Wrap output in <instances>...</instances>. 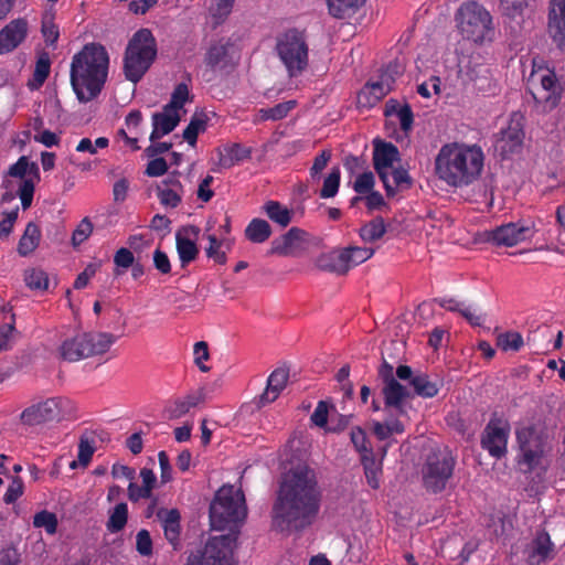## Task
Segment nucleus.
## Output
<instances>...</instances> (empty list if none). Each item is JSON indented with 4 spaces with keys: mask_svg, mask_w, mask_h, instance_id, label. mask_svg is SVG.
Returning <instances> with one entry per match:
<instances>
[{
    "mask_svg": "<svg viewBox=\"0 0 565 565\" xmlns=\"http://www.w3.org/2000/svg\"><path fill=\"white\" fill-rule=\"evenodd\" d=\"M246 515L243 492L233 486H223L211 503L210 521L213 530H228L230 533L210 539L202 552L189 557L186 565H237L234 550L238 527Z\"/></svg>",
    "mask_w": 565,
    "mask_h": 565,
    "instance_id": "f257e3e1",
    "label": "nucleus"
},
{
    "mask_svg": "<svg viewBox=\"0 0 565 565\" xmlns=\"http://www.w3.org/2000/svg\"><path fill=\"white\" fill-rule=\"evenodd\" d=\"M320 510V492L315 472L298 466L284 476L273 508V525L286 533L310 526Z\"/></svg>",
    "mask_w": 565,
    "mask_h": 565,
    "instance_id": "f03ea898",
    "label": "nucleus"
},
{
    "mask_svg": "<svg viewBox=\"0 0 565 565\" xmlns=\"http://www.w3.org/2000/svg\"><path fill=\"white\" fill-rule=\"evenodd\" d=\"M484 154L477 145L449 142L439 149L435 158V173L449 186L463 188L481 175Z\"/></svg>",
    "mask_w": 565,
    "mask_h": 565,
    "instance_id": "7ed1b4c3",
    "label": "nucleus"
},
{
    "mask_svg": "<svg viewBox=\"0 0 565 565\" xmlns=\"http://www.w3.org/2000/svg\"><path fill=\"white\" fill-rule=\"evenodd\" d=\"M109 56L104 46L86 44L71 63V84L81 103L95 99L104 88L108 77Z\"/></svg>",
    "mask_w": 565,
    "mask_h": 565,
    "instance_id": "20e7f679",
    "label": "nucleus"
},
{
    "mask_svg": "<svg viewBox=\"0 0 565 565\" xmlns=\"http://www.w3.org/2000/svg\"><path fill=\"white\" fill-rule=\"evenodd\" d=\"M275 52L289 77L301 75L309 65V44L303 31L289 29L278 34Z\"/></svg>",
    "mask_w": 565,
    "mask_h": 565,
    "instance_id": "39448f33",
    "label": "nucleus"
},
{
    "mask_svg": "<svg viewBox=\"0 0 565 565\" xmlns=\"http://www.w3.org/2000/svg\"><path fill=\"white\" fill-rule=\"evenodd\" d=\"M157 55V43L151 31H137L126 50L125 75L130 82L137 83L148 71Z\"/></svg>",
    "mask_w": 565,
    "mask_h": 565,
    "instance_id": "423d86ee",
    "label": "nucleus"
},
{
    "mask_svg": "<svg viewBox=\"0 0 565 565\" xmlns=\"http://www.w3.org/2000/svg\"><path fill=\"white\" fill-rule=\"evenodd\" d=\"M458 28L461 34L475 43L482 44L494 40L495 30L490 12L476 1L460 6L457 12Z\"/></svg>",
    "mask_w": 565,
    "mask_h": 565,
    "instance_id": "0eeeda50",
    "label": "nucleus"
},
{
    "mask_svg": "<svg viewBox=\"0 0 565 565\" xmlns=\"http://www.w3.org/2000/svg\"><path fill=\"white\" fill-rule=\"evenodd\" d=\"M527 84L533 90V97L543 106L544 111L555 109L563 96V86L553 68L545 65L543 60H533Z\"/></svg>",
    "mask_w": 565,
    "mask_h": 565,
    "instance_id": "6e6552de",
    "label": "nucleus"
},
{
    "mask_svg": "<svg viewBox=\"0 0 565 565\" xmlns=\"http://www.w3.org/2000/svg\"><path fill=\"white\" fill-rule=\"evenodd\" d=\"M117 338L108 332L78 333L66 338L58 348L60 356L68 362H77L106 353Z\"/></svg>",
    "mask_w": 565,
    "mask_h": 565,
    "instance_id": "1a4fd4ad",
    "label": "nucleus"
},
{
    "mask_svg": "<svg viewBox=\"0 0 565 565\" xmlns=\"http://www.w3.org/2000/svg\"><path fill=\"white\" fill-rule=\"evenodd\" d=\"M520 452L518 465L525 472H535L541 479L550 467L545 444L542 436L533 427L516 430Z\"/></svg>",
    "mask_w": 565,
    "mask_h": 565,
    "instance_id": "9d476101",
    "label": "nucleus"
},
{
    "mask_svg": "<svg viewBox=\"0 0 565 565\" xmlns=\"http://www.w3.org/2000/svg\"><path fill=\"white\" fill-rule=\"evenodd\" d=\"M40 180L39 167L31 162L28 157L22 156L10 166L3 184L8 189L17 188V193L21 200L22 207L26 210L31 206L35 183Z\"/></svg>",
    "mask_w": 565,
    "mask_h": 565,
    "instance_id": "9b49d317",
    "label": "nucleus"
},
{
    "mask_svg": "<svg viewBox=\"0 0 565 565\" xmlns=\"http://www.w3.org/2000/svg\"><path fill=\"white\" fill-rule=\"evenodd\" d=\"M72 411L71 399L53 396L31 404L21 413L20 420L25 426H38L68 415Z\"/></svg>",
    "mask_w": 565,
    "mask_h": 565,
    "instance_id": "f8f14e48",
    "label": "nucleus"
},
{
    "mask_svg": "<svg viewBox=\"0 0 565 565\" xmlns=\"http://www.w3.org/2000/svg\"><path fill=\"white\" fill-rule=\"evenodd\" d=\"M455 459L448 451L434 454L428 457L423 470L425 487L431 492H440L452 476Z\"/></svg>",
    "mask_w": 565,
    "mask_h": 565,
    "instance_id": "ddd939ff",
    "label": "nucleus"
},
{
    "mask_svg": "<svg viewBox=\"0 0 565 565\" xmlns=\"http://www.w3.org/2000/svg\"><path fill=\"white\" fill-rule=\"evenodd\" d=\"M380 374L384 381L382 390L385 403L384 409L388 413H395L398 417H406V403L411 397L409 391L392 375V366L383 365Z\"/></svg>",
    "mask_w": 565,
    "mask_h": 565,
    "instance_id": "4468645a",
    "label": "nucleus"
},
{
    "mask_svg": "<svg viewBox=\"0 0 565 565\" xmlns=\"http://www.w3.org/2000/svg\"><path fill=\"white\" fill-rule=\"evenodd\" d=\"M401 66L397 63H390L381 73L377 81L367 83L359 93V104L374 106L393 88L395 77L401 74Z\"/></svg>",
    "mask_w": 565,
    "mask_h": 565,
    "instance_id": "2eb2a0df",
    "label": "nucleus"
},
{
    "mask_svg": "<svg viewBox=\"0 0 565 565\" xmlns=\"http://www.w3.org/2000/svg\"><path fill=\"white\" fill-rule=\"evenodd\" d=\"M509 434V422L502 417H492L482 434V448L492 457L501 458L507 452Z\"/></svg>",
    "mask_w": 565,
    "mask_h": 565,
    "instance_id": "dca6fc26",
    "label": "nucleus"
},
{
    "mask_svg": "<svg viewBox=\"0 0 565 565\" xmlns=\"http://www.w3.org/2000/svg\"><path fill=\"white\" fill-rule=\"evenodd\" d=\"M523 127L524 116L519 111L512 113L495 145L502 157H509L521 149L524 139Z\"/></svg>",
    "mask_w": 565,
    "mask_h": 565,
    "instance_id": "f3484780",
    "label": "nucleus"
},
{
    "mask_svg": "<svg viewBox=\"0 0 565 565\" xmlns=\"http://www.w3.org/2000/svg\"><path fill=\"white\" fill-rule=\"evenodd\" d=\"M373 163L376 173L384 184L385 190L391 191L390 172L399 162V151L396 146L383 140H374Z\"/></svg>",
    "mask_w": 565,
    "mask_h": 565,
    "instance_id": "a211bd4d",
    "label": "nucleus"
},
{
    "mask_svg": "<svg viewBox=\"0 0 565 565\" xmlns=\"http://www.w3.org/2000/svg\"><path fill=\"white\" fill-rule=\"evenodd\" d=\"M534 235L533 226L518 222L508 223L487 232V241L498 246H514Z\"/></svg>",
    "mask_w": 565,
    "mask_h": 565,
    "instance_id": "6ab92c4d",
    "label": "nucleus"
},
{
    "mask_svg": "<svg viewBox=\"0 0 565 565\" xmlns=\"http://www.w3.org/2000/svg\"><path fill=\"white\" fill-rule=\"evenodd\" d=\"M308 244L309 234L301 228L291 227L271 242L268 255L296 256L303 252Z\"/></svg>",
    "mask_w": 565,
    "mask_h": 565,
    "instance_id": "aec40b11",
    "label": "nucleus"
},
{
    "mask_svg": "<svg viewBox=\"0 0 565 565\" xmlns=\"http://www.w3.org/2000/svg\"><path fill=\"white\" fill-rule=\"evenodd\" d=\"M547 32L556 47L565 51V0L550 1Z\"/></svg>",
    "mask_w": 565,
    "mask_h": 565,
    "instance_id": "412c9836",
    "label": "nucleus"
},
{
    "mask_svg": "<svg viewBox=\"0 0 565 565\" xmlns=\"http://www.w3.org/2000/svg\"><path fill=\"white\" fill-rule=\"evenodd\" d=\"M396 375L399 380L409 381L414 392L424 398L436 396L441 386L439 381H431L427 374L417 373L414 375L412 369L407 365H399Z\"/></svg>",
    "mask_w": 565,
    "mask_h": 565,
    "instance_id": "4be33fe9",
    "label": "nucleus"
},
{
    "mask_svg": "<svg viewBox=\"0 0 565 565\" xmlns=\"http://www.w3.org/2000/svg\"><path fill=\"white\" fill-rule=\"evenodd\" d=\"M29 30L28 21L18 18L10 21L0 31V55L14 51L26 38Z\"/></svg>",
    "mask_w": 565,
    "mask_h": 565,
    "instance_id": "5701e85b",
    "label": "nucleus"
},
{
    "mask_svg": "<svg viewBox=\"0 0 565 565\" xmlns=\"http://www.w3.org/2000/svg\"><path fill=\"white\" fill-rule=\"evenodd\" d=\"M199 233V227L189 225L182 227L175 234L177 252L183 267L193 262L199 254L196 246Z\"/></svg>",
    "mask_w": 565,
    "mask_h": 565,
    "instance_id": "b1692460",
    "label": "nucleus"
},
{
    "mask_svg": "<svg viewBox=\"0 0 565 565\" xmlns=\"http://www.w3.org/2000/svg\"><path fill=\"white\" fill-rule=\"evenodd\" d=\"M156 516L163 531L166 540L174 550L180 546L181 514L178 509L160 508Z\"/></svg>",
    "mask_w": 565,
    "mask_h": 565,
    "instance_id": "393cba45",
    "label": "nucleus"
},
{
    "mask_svg": "<svg viewBox=\"0 0 565 565\" xmlns=\"http://www.w3.org/2000/svg\"><path fill=\"white\" fill-rule=\"evenodd\" d=\"M206 397L207 393L205 387H200L189 393L186 396L175 399L166 408L168 418L177 419L184 416L191 408L203 403Z\"/></svg>",
    "mask_w": 565,
    "mask_h": 565,
    "instance_id": "a878e982",
    "label": "nucleus"
},
{
    "mask_svg": "<svg viewBox=\"0 0 565 565\" xmlns=\"http://www.w3.org/2000/svg\"><path fill=\"white\" fill-rule=\"evenodd\" d=\"M181 120V114L175 110H170L167 107L160 113H156L152 116V132L150 140L154 141L174 130Z\"/></svg>",
    "mask_w": 565,
    "mask_h": 565,
    "instance_id": "bb28decb",
    "label": "nucleus"
},
{
    "mask_svg": "<svg viewBox=\"0 0 565 565\" xmlns=\"http://www.w3.org/2000/svg\"><path fill=\"white\" fill-rule=\"evenodd\" d=\"M288 379L289 372L287 369L279 367L273 371L267 380L264 393L259 396V405L264 406L275 402L286 387Z\"/></svg>",
    "mask_w": 565,
    "mask_h": 565,
    "instance_id": "cd10ccee",
    "label": "nucleus"
},
{
    "mask_svg": "<svg viewBox=\"0 0 565 565\" xmlns=\"http://www.w3.org/2000/svg\"><path fill=\"white\" fill-rule=\"evenodd\" d=\"M141 486L135 482H130L128 486V498L132 502H138L142 499H149L152 495V491L157 483V477L154 472L149 468H142L140 470Z\"/></svg>",
    "mask_w": 565,
    "mask_h": 565,
    "instance_id": "c85d7f7f",
    "label": "nucleus"
},
{
    "mask_svg": "<svg viewBox=\"0 0 565 565\" xmlns=\"http://www.w3.org/2000/svg\"><path fill=\"white\" fill-rule=\"evenodd\" d=\"M158 198L160 203L170 209L177 207L182 200V185L180 181L172 177L158 186Z\"/></svg>",
    "mask_w": 565,
    "mask_h": 565,
    "instance_id": "c756f323",
    "label": "nucleus"
},
{
    "mask_svg": "<svg viewBox=\"0 0 565 565\" xmlns=\"http://www.w3.org/2000/svg\"><path fill=\"white\" fill-rule=\"evenodd\" d=\"M316 266L324 271L344 275L349 271L342 249L322 253L316 259Z\"/></svg>",
    "mask_w": 565,
    "mask_h": 565,
    "instance_id": "7c9ffc66",
    "label": "nucleus"
},
{
    "mask_svg": "<svg viewBox=\"0 0 565 565\" xmlns=\"http://www.w3.org/2000/svg\"><path fill=\"white\" fill-rule=\"evenodd\" d=\"M552 554L553 543L551 542V537L546 532L542 531L532 543L529 561L532 565H540L551 558Z\"/></svg>",
    "mask_w": 565,
    "mask_h": 565,
    "instance_id": "2f4dec72",
    "label": "nucleus"
},
{
    "mask_svg": "<svg viewBox=\"0 0 565 565\" xmlns=\"http://www.w3.org/2000/svg\"><path fill=\"white\" fill-rule=\"evenodd\" d=\"M218 166L221 168H231L235 166L236 163L249 158L250 150L238 145L233 143L230 146H224L222 148H218Z\"/></svg>",
    "mask_w": 565,
    "mask_h": 565,
    "instance_id": "473e14b6",
    "label": "nucleus"
},
{
    "mask_svg": "<svg viewBox=\"0 0 565 565\" xmlns=\"http://www.w3.org/2000/svg\"><path fill=\"white\" fill-rule=\"evenodd\" d=\"M385 116L395 118L404 131L412 128L413 113L408 105H401L396 100L391 99L385 105Z\"/></svg>",
    "mask_w": 565,
    "mask_h": 565,
    "instance_id": "72a5a7b5",
    "label": "nucleus"
},
{
    "mask_svg": "<svg viewBox=\"0 0 565 565\" xmlns=\"http://www.w3.org/2000/svg\"><path fill=\"white\" fill-rule=\"evenodd\" d=\"M41 231L34 223H29L18 244V253L25 257L31 255L40 244Z\"/></svg>",
    "mask_w": 565,
    "mask_h": 565,
    "instance_id": "f704fd0d",
    "label": "nucleus"
},
{
    "mask_svg": "<svg viewBox=\"0 0 565 565\" xmlns=\"http://www.w3.org/2000/svg\"><path fill=\"white\" fill-rule=\"evenodd\" d=\"M361 461L364 468L367 484L372 489H379L382 478V458L377 460L374 454L371 456L366 454L362 455Z\"/></svg>",
    "mask_w": 565,
    "mask_h": 565,
    "instance_id": "c9c22d12",
    "label": "nucleus"
},
{
    "mask_svg": "<svg viewBox=\"0 0 565 565\" xmlns=\"http://www.w3.org/2000/svg\"><path fill=\"white\" fill-rule=\"evenodd\" d=\"M271 235L269 223L263 218H253L245 228V236L255 244L266 242Z\"/></svg>",
    "mask_w": 565,
    "mask_h": 565,
    "instance_id": "e433bc0d",
    "label": "nucleus"
},
{
    "mask_svg": "<svg viewBox=\"0 0 565 565\" xmlns=\"http://www.w3.org/2000/svg\"><path fill=\"white\" fill-rule=\"evenodd\" d=\"M365 0H327L329 13L338 19L351 15Z\"/></svg>",
    "mask_w": 565,
    "mask_h": 565,
    "instance_id": "4c0bfd02",
    "label": "nucleus"
},
{
    "mask_svg": "<svg viewBox=\"0 0 565 565\" xmlns=\"http://www.w3.org/2000/svg\"><path fill=\"white\" fill-rule=\"evenodd\" d=\"M209 246L205 248L206 256L217 264H225L226 253L223 247L230 248V241L225 237H216L214 234H207Z\"/></svg>",
    "mask_w": 565,
    "mask_h": 565,
    "instance_id": "58836bf2",
    "label": "nucleus"
},
{
    "mask_svg": "<svg viewBox=\"0 0 565 565\" xmlns=\"http://www.w3.org/2000/svg\"><path fill=\"white\" fill-rule=\"evenodd\" d=\"M264 211L273 222L282 227H286L291 222L292 212L277 201L265 203Z\"/></svg>",
    "mask_w": 565,
    "mask_h": 565,
    "instance_id": "ea45409f",
    "label": "nucleus"
},
{
    "mask_svg": "<svg viewBox=\"0 0 565 565\" xmlns=\"http://www.w3.org/2000/svg\"><path fill=\"white\" fill-rule=\"evenodd\" d=\"M386 225L382 217H376L360 228V237L365 243H372L383 237Z\"/></svg>",
    "mask_w": 565,
    "mask_h": 565,
    "instance_id": "a19ab883",
    "label": "nucleus"
},
{
    "mask_svg": "<svg viewBox=\"0 0 565 565\" xmlns=\"http://www.w3.org/2000/svg\"><path fill=\"white\" fill-rule=\"evenodd\" d=\"M207 127V118L203 113L194 114L190 124L183 131V138L191 146H195L199 134L204 132Z\"/></svg>",
    "mask_w": 565,
    "mask_h": 565,
    "instance_id": "79ce46f5",
    "label": "nucleus"
},
{
    "mask_svg": "<svg viewBox=\"0 0 565 565\" xmlns=\"http://www.w3.org/2000/svg\"><path fill=\"white\" fill-rule=\"evenodd\" d=\"M342 253L348 266V269L366 262L370 259L373 254L374 249L370 247H358V246H351L348 248H342Z\"/></svg>",
    "mask_w": 565,
    "mask_h": 565,
    "instance_id": "37998d69",
    "label": "nucleus"
},
{
    "mask_svg": "<svg viewBox=\"0 0 565 565\" xmlns=\"http://www.w3.org/2000/svg\"><path fill=\"white\" fill-rule=\"evenodd\" d=\"M51 70V62L46 55H42L35 63L32 78L28 82V87L32 90L39 89L46 81Z\"/></svg>",
    "mask_w": 565,
    "mask_h": 565,
    "instance_id": "c03bdc74",
    "label": "nucleus"
},
{
    "mask_svg": "<svg viewBox=\"0 0 565 565\" xmlns=\"http://www.w3.org/2000/svg\"><path fill=\"white\" fill-rule=\"evenodd\" d=\"M405 429L404 422L401 418L387 419L384 423L375 422L373 430L380 440H385L394 434H402Z\"/></svg>",
    "mask_w": 565,
    "mask_h": 565,
    "instance_id": "a18cd8bd",
    "label": "nucleus"
},
{
    "mask_svg": "<svg viewBox=\"0 0 565 565\" xmlns=\"http://www.w3.org/2000/svg\"><path fill=\"white\" fill-rule=\"evenodd\" d=\"M24 282L32 290L45 291L49 289V276L41 268H29L24 271Z\"/></svg>",
    "mask_w": 565,
    "mask_h": 565,
    "instance_id": "49530a36",
    "label": "nucleus"
},
{
    "mask_svg": "<svg viewBox=\"0 0 565 565\" xmlns=\"http://www.w3.org/2000/svg\"><path fill=\"white\" fill-rule=\"evenodd\" d=\"M411 183L408 172L403 168L394 167L390 172V185L392 189L391 191L385 190L387 196H393L397 191L409 188Z\"/></svg>",
    "mask_w": 565,
    "mask_h": 565,
    "instance_id": "de8ad7c7",
    "label": "nucleus"
},
{
    "mask_svg": "<svg viewBox=\"0 0 565 565\" xmlns=\"http://www.w3.org/2000/svg\"><path fill=\"white\" fill-rule=\"evenodd\" d=\"M128 519V507L126 503H118L110 511V515L107 522V529L111 533H116L122 530Z\"/></svg>",
    "mask_w": 565,
    "mask_h": 565,
    "instance_id": "09e8293b",
    "label": "nucleus"
},
{
    "mask_svg": "<svg viewBox=\"0 0 565 565\" xmlns=\"http://www.w3.org/2000/svg\"><path fill=\"white\" fill-rule=\"evenodd\" d=\"M190 100V90L186 84L180 83L175 86L171 99L167 107L170 110H175L178 114L182 113L183 106L186 102Z\"/></svg>",
    "mask_w": 565,
    "mask_h": 565,
    "instance_id": "8fccbe9b",
    "label": "nucleus"
},
{
    "mask_svg": "<svg viewBox=\"0 0 565 565\" xmlns=\"http://www.w3.org/2000/svg\"><path fill=\"white\" fill-rule=\"evenodd\" d=\"M340 169L338 167L332 168L329 174L323 180V185L320 191V196L322 199H330L335 196L340 186Z\"/></svg>",
    "mask_w": 565,
    "mask_h": 565,
    "instance_id": "3c124183",
    "label": "nucleus"
},
{
    "mask_svg": "<svg viewBox=\"0 0 565 565\" xmlns=\"http://www.w3.org/2000/svg\"><path fill=\"white\" fill-rule=\"evenodd\" d=\"M527 6L529 0H500L503 15L512 20L522 18Z\"/></svg>",
    "mask_w": 565,
    "mask_h": 565,
    "instance_id": "603ef678",
    "label": "nucleus"
},
{
    "mask_svg": "<svg viewBox=\"0 0 565 565\" xmlns=\"http://www.w3.org/2000/svg\"><path fill=\"white\" fill-rule=\"evenodd\" d=\"M227 55V45L223 42H216L207 50L205 62L211 67L223 66Z\"/></svg>",
    "mask_w": 565,
    "mask_h": 565,
    "instance_id": "864d4df0",
    "label": "nucleus"
},
{
    "mask_svg": "<svg viewBox=\"0 0 565 565\" xmlns=\"http://www.w3.org/2000/svg\"><path fill=\"white\" fill-rule=\"evenodd\" d=\"M234 0H215L210 8V17L215 25L225 21L232 12Z\"/></svg>",
    "mask_w": 565,
    "mask_h": 565,
    "instance_id": "5fc2aeb1",
    "label": "nucleus"
},
{
    "mask_svg": "<svg viewBox=\"0 0 565 565\" xmlns=\"http://www.w3.org/2000/svg\"><path fill=\"white\" fill-rule=\"evenodd\" d=\"M94 451L95 448L88 439H81L78 445L77 460L71 461L70 468L73 470L78 468L79 466L85 468L89 463L94 455Z\"/></svg>",
    "mask_w": 565,
    "mask_h": 565,
    "instance_id": "6e6d98bb",
    "label": "nucleus"
},
{
    "mask_svg": "<svg viewBox=\"0 0 565 565\" xmlns=\"http://www.w3.org/2000/svg\"><path fill=\"white\" fill-rule=\"evenodd\" d=\"M33 525L39 529L43 527L47 534L52 535L57 530V518L54 513L43 510L34 515Z\"/></svg>",
    "mask_w": 565,
    "mask_h": 565,
    "instance_id": "4d7b16f0",
    "label": "nucleus"
},
{
    "mask_svg": "<svg viewBox=\"0 0 565 565\" xmlns=\"http://www.w3.org/2000/svg\"><path fill=\"white\" fill-rule=\"evenodd\" d=\"M497 344L503 351H518L523 345V339L518 332H505L498 335Z\"/></svg>",
    "mask_w": 565,
    "mask_h": 565,
    "instance_id": "13d9d810",
    "label": "nucleus"
},
{
    "mask_svg": "<svg viewBox=\"0 0 565 565\" xmlns=\"http://www.w3.org/2000/svg\"><path fill=\"white\" fill-rule=\"evenodd\" d=\"M93 228L92 221L88 217H84L73 232L72 245L77 247L83 244L92 235Z\"/></svg>",
    "mask_w": 565,
    "mask_h": 565,
    "instance_id": "bf43d9fd",
    "label": "nucleus"
},
{
    "mask_svg": "<svg viewBox=\"0 0 565 565\" xmlns=\"http://www.w3.org/2000/svg\"><path fill=\"white\" fill-rule=\"evenodd\" d=\"M24 493V483L23 480L14 476L11 478L10 484L3 495V501L7 504L14 503L22 494Z\"/></svg>",
    "mask_w": 565,
    "mask_h": 565,
    "instance_id": "052dcab7",
    "label": "nucleus"
},
{
    "mask_svg": "<svg viewBox=\"0 0 565 565\" xmlns=\"http://www.w3.org/2000/svg\"><path fill=\"white\" fill-rule=\"evenodd\" d=\"M194 363L201 372H209L210 366L205 362L210 359L209 347L204 341H199L193 347Z\"/></svg>",
    "mask_w": 565,
    "mask_h": 565,
    "instance_id": "680f3d73",
    "label": "nucleus"
},
{
    "mask_svg": "<svg viewBox=\"0 0 565 565\" xmlns=\"http://www.w3.org/2000/svg\"><path fill=\"white\" fill-rule=\"evenodd\" d=\"M375 180L371 171L359 174L353 183V190L359 194L373 191Z\"/></svg>",
    "mask_w": 565,
    "mask_h": 565,
    "instance_id": "e2e57ef3",
    "label": "nucleus"
},
{
    "mask_svg": "<svg viewBox=\"0 0 565 565\" xmlns=\"http://www.w3.org/2000/svg\"><path fill=\"white\" fill-rule=\"evenodd\" d=\"M331 159L330 150H322L313 160L310 168V177L312 180H319L321 172L326 169Z\"/></svg>",
    "mask_w": 565,
    "mask_h": 565,
    "instance_id": "0e129e2a",
    "label": "nucleus"
},
{
    "mask_svg": "<svg viewBox=\"0 0 565 565\" xmlns=\"http://www.w3.org/2000/svg\"><path fill=\"white\" fill-rule=\"evenodd\" d=\"M351 441L354 445L355 449L360 452V455H373V451L371 448H367L366 446V435L364 430H362L360 427L353 428L351 430Z\"/></svg>",
    "mask_w": 565,
    "mask_h": 565,
    "instance_id": "69168bd1",
    "label": "nucleus"
},
{
    "mask_svg": "<svg viewBox=\"0 0 565 565\" xmlns=\"http://www.w3.org/2000/svg\"><path fill=\"white\" fill-rule=\"evenodd\" d=\"M136 548L139 554L149 556L152 553V540L147 530H140L136 536Z\"/></svg>",
    "mask_w": 565,
    "mask_h": 565,
    "instance_id": "338daca9",
    "label": "nucleus"
},
{
    "mask_svg": "<svg viewBox=\"0 0 565 565\" xmlns=\"http://www.w3.org/2000/svg\"><path fill=\"white\" fill-rule=\"evenodd\" d=\"M417 92L420 96L429 98L431 93L438 95L440 93V79L437 76H431L427 82L422 83L417 87Z\"/></svg>",
    "mask_w": 565,
    "mask_h": 565,
    "instance_id": "774afa93",
    "label": "nucleus"
}]
</instances>
